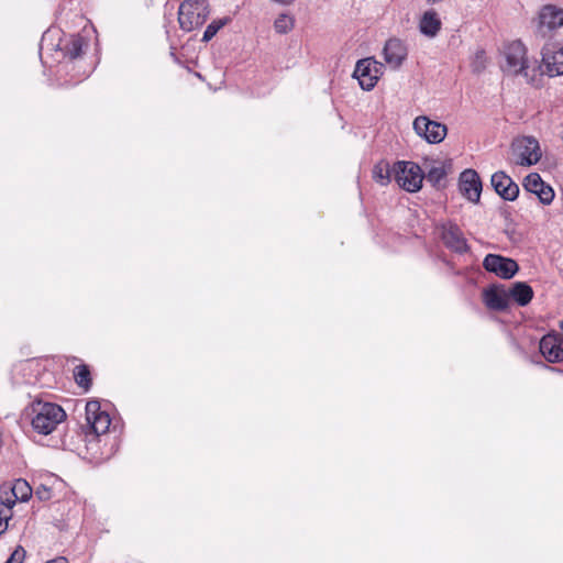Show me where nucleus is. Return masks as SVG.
Instances as JSON below:
<instances>
[{"mask_svg":"<svg viewBox=\"0 0 563 563\" xmlns=\"http://www.w3.org/2000/svg\"><path fill=\"white\" fill-rule=\"evenodd\" d=\"M490 183L495 191L504 199L514 201L519 195L518 185L505 172L492 175Z\"/></svg>","mask_w":563,"mask_h":563,"instance_id":"obj_13","label":"nucleus"},{"mask_svg":"<svg viewBox=\"0 0 563 563\" xmlns=\"http://www.w3.org/2000/svg\"><path fill=\"white\" fill-rule=\"evenodd\" d=\"M86 44L85 38L78 34L71 35L69 41L65 44L66 55L71 59L77 58L82 53V47Z\"/></svg>","mask_w":563,"mask_h":563,"instance_id":"obj_22","label":"nucleus"},{"mask_svg":"<svg viewBox=\"0 0 563 563\" xmlns=\"http://www.w3.org/2000/svg\"><path fill=\"white\" fill-rule=\"evenodd\" d=\"M523 187L534 194L543 205H550L554 199V190L544 184L538 173L529 174L523 180Z\"/></svg>","mask_w":563,"mask_h":563,"instance_id":"obj_14","label":"nucleus"},{"mask_svg":"<svg viewBox=\"0 0 563 563\" xmlns=\"http://www.w3.org/2000/svg\"><path fill=\"white\" fill-rule=\"evenodd\" d=\"M393 168H390L388 162H379L373 169L374 179L380 185H387L391 179Z\"/></svg>","mask_w":563,"mask_h":563,"instance_id":"obj_23","label":"nucleus"},{"mask_svg":"<svg viewBox=\"0 0 563 563\" xmlns=\"http://www.w3.org/2000/svg\"><path fill=\"white\" fill-rule=\"evenodd\" d=\"M74 377L76 383L86 390L91 386L90 371L87 365L81 364L76 366L74 369Z\"/></svg>","mask_w":563,"mask_h":563,"instance_id":"obj_25","label":"nucleus"},{"mask_svg":"<svg viewBox=\"0 0 563 563\" xmlns=\"http://www.w3.org/2000/svg\"><path fill=\"white\" fill-rule=\"evenodd\" d=\"M413 130L430 144L442 142L446 135V125L432 121L424 115L417 117L413 121Z\"/></svg>","mask_w":563,"mask_h":563,"instance_id":"obj_8","label":"nucleus"},{"mask_svg":"<svg viewBox=\"0 0 563 563\" xmlns=\"http://www.w3.org/2000/svg\"><path fill=\"white\" fill-rule=\"evenodd\" d=\"M459 188L461 194L472 202H478L482 192V180L474 169H465L460 175Z\"/></svg>","mask_w":563,"mask_h":563,"instance_id":"obj_12","label":"nucleus"},{"mask_svg":"<svg viewBox=\"0 0 563 563\" xmlns=\"http://www.w3.org/2000/svg\"><path fill=\"white\" fill-rule=\"evenodd\" d=\"M209 5L206 0H185L178 10L180 29L190 32L201 26L209 16Z\"/></svg>","mask_w":563,"mask_h":563,"instance_id":"obj_2","label":"nucleus"},{"mask_svg":"<svg viewBox=\"0 0 563 563\" xmlns=\"http://www.w3.org/2000/svg\"><path fill=\"white\" fill-rule=\"evenodd\" d=\"M537 35L550 37L551 32L563 26V9L555 4H545L539 11Z\"/></svg>","mask_w":563,"mask_h":563,"instance_id":"obj_6","label":"nucleus"},{"mask_svg":"<svg viewBox=\"0 0 563 563\" xmlns=\"http://www.w3.org/2000/svg\"><path fill=\"white\" fill-rule=\"evenodd\" d=\"M484 59H485V52L484 51H478L476 52V55H475V60H474V69L476 71H479L481 69L484 68Z\"/></svg>","mask_w":563,"mask_h":563,"instance_id":"obj_30","label":"nucleus"},{"mask_svg":"<svg viewBox=\"0 0 563 563\" xmlns=\"http://www.w3.org/2000/svg\"><path fill=\"white\" fill-rule=\"evenodd\" d=\"M383 55L385 62L394 69L398 68L407 57V48L398 38H390L386 42Z\"/></svg>","mask_w":563,"mask_h":563,"instance_id":"obj_17","label":"nucleus"},{"mask_svg":"<svg viewBox=\"0 0 563 563\" xmlns=\"http://www.w3.org/2000/svg\"><path fill=\"white\" fill-rule=\"evenodd\" d=\"M383 69V64L376 62L372 57L360 59L356 63L353 77L358 80L362 89L372 90L379 79Z\"/></svg>","mask_w":563,"mask_h":563,"instance_id":"obj_4","label":"nucleus"},{"mask_svg":"<svg viewBox=\"0 0 563 563\" xmlns=\"http://www.w3.org/2000/svg\"><path fill=\"white\" fill-rule=\"evenodd\" d=\"M11 517L12 512L10 511V507L7 505H0V534L7 530L8 521Z\"/></svg>","mask_w":563,"mask_h":563,"instance_id":"obj_28","label":"nucleus"},{"mask_svg":"<svg viewBox=\"0 0 563 563\" xmlns=\"http://www.w3.org/2000/svg\"><path fill=\"white\" fill-rule=\"evenodd\" d=\"M508 296L519 306H526L531 301L533 297V290L527 283L516 282L509 288Z\"/></svg>","mask_w":563,"mask_h":563,"instance_id":"obj_19","label":"nucleus"},{"mask_svg":"<svg viewBox=\"0 0 563 563\" xmlns=\"http://www.w3.org/2000/svg\"><path fill=\"white\" fill-rule=\"evenodd\" d=\"M11 495L21 501H26L32 496V488L25 479L19 478L11 488Z\"/></svg>","mask_w":563,"mask_h":563,"instance_id":"obj_24","label":"nucleus"},{"mask_svg":"<svg viewBox=\"0 0 563 563\" xmlns=\"http://www.w3.org/2000/svg\"><path fill=\"white\" fill-rule=\"evenodd\" d=\"M86 422L87 427L96 435L106 433L111 424V419L108 412L101 410L98 400H90L86 404Z\"/></svg>","mask_w":563,"mask_h":563,"instance_id":"obj_10","label":"nucleus"},{"mask_svg":"<svg viewBox=\"0 0 563 563\" xmlns=\"http://www.w3.org/2000/svg\"><path fill=\"white\" fill-rule=\"evenodd\" d=\"M18 499H15L13 496L12 498L11 497H7L5 499L1 500L0 505H7L10 507V511L12 512V507L15 505V501Z\"/></svg>","mask_w":563,"mask_h":563,"instance_id":"obj_31","label":"nucleus"},{"mask_svg":"<svg viewBox=\"0 0 563 563\" xmlns=\"http://www.w3.org/2000/svg\"><path fill=\"white\" fill-rule=\"evenodd\" d=\"M294 18L291 15L282 13L274 22L275 31L279 34H286L294 27Z\"/></svg>","mask_w":563,"mask_h":563,"instance_id":"obj_27","label":"nucleus"},{"mask_svg":"<svg viewBox=\"0 0 563 563\" xmlns=\"http://www.w3.org/2000/svg\"><path fill=\"white\" fill-rule=\"evenodd\" d=\"M441 239L445 246L453 252L463 254L468 251V245L463 232L456 224H444L442 227Z\"/></svg>","mask_w":563,"mask_h":563,"instance_id":"obj_15","label":"nucleus"},{"mask_svg":"<svg viewBox=\"0 0 563 563\" xmlns=\"http://www.w3.org/2000/svg\"><path fill=\"white\" fill-rule=\"evenodd\" d=\"M25 554V550L21 545H18L5 563H22Z\"/></svg>","mask_w":563,"mask_h":563,"instance_id":"obj_29","label":"nucleus"},{"mask_svg":"<svg viewBox=\"0 0 563 563\" xmlns=\"http://www.w3.org/2000/svg\"><path fill=\"white\" fill-rule=\"evenodd\" d=\"M542 66L550 77L563 75V42L549 38L542 47Z\"/></svg>","mask_w":563,"mask_h":563,"instance_id":"obj_5","label":"nucleus"},{"mask_svg":"<svg viewBox=\"0 0 563 563\" xmlns=\"http://www.w3.org/2000/svg\"><path fill=\"white\" fill-rule=\"evenodd\" d=\"M527 49L520 41H514L505 48L506 64L503 66L504 71L511 75L522 74L527 76Z\"/></svg>","mask_w":563,"mask_h":563,"instance_id":"obj_7","label":"nucleus"},{"mask_svg":"<svg viewBox=\"0 0 563 563\" xmlns=\"http://www.w3.org/2000/svg\"><path fill=\"white\" fill-rule=\"evenodd\" d=\"M424 168V178L427 179V181L430 183L433 187H441L442 181L445 179L448 175L445 163L435 162L431 166L426 164Z\"/></svg>","mask_w":563,"mask_h":563,"instance_id":"obj_20","label":"nucleus"},{"mask_svg":"<svg viewBox=\"0 0 563 563\" xmlns=\"http://www.w3.org/2000/svg\"><path fill=\"white\" fill-rule=\"evenodd\" d=\"M229 22H230V18L213 20L205 30L203 35H202V41L203 42L211 41L216 36V34L219 32V30H221Z\"/></svg>","mask_w":563,"mask_h":563,"instance_id":"obj_26","label":"nucleus"},{"mask_svg":"<svg viewBox=\"0 0 563 563\" xmlns=\"http://www.w3.org/2000/svg\"><path fill=\"white\" fill-rule=\"evenodd\" d=\"M540 352L548 362L563 361L562 339L559 334H547L540 341Z\"/></svg>","mask_w":563,"mask_h":563,"instance_id":"obj_16","label":"nucleus"},{"mask_svg":"<svg viewBox=\"0 0 563 563\" xmlns=\"http://www.w3.org/2000/svg\"><path fill=\"white\" fill-rule=\"evenodd\" d=\"M275 2H278L280 4H290L291 2H294L295 0H274Z\"/></svg>","mask_w":563,"mask_h":563,"instance_id":"obj_33","label":"nucleus"},{"mask_svg":"<svg viewBox=\"0 0 563 563\" xmlns=\"http://www.w3.org/2000/svg\"><path fill=\"white\" fill-rule=\"evenodd\" d=\"M512 148L518 155L517 164L519 165L531 166L541 158L539 143L533 137H523L514 142Z\"/></svg>","mask_w":563,"mask_h":563,"instance_id":"obj_11","label":"nucleus"},{"mask_svg":"<svg viewBox=\"0 0 563 563\" xmlns=\"http://www.w3.org/2000/svg\"><path fill=\"white\" fill-rule=\"evenodd\" d=\"M441 29V21L434 11H427L420 20V31L422 34L433 37Z\"/></svg>","mask_w":563,"mask_h":563,"instance_id":"obj_21","label":"nucleus"},{"mask_svg":"<svg viewBox=\"0 0 563 563\" xmlns=\"http://www.w3.org/2000/svg\"><path fill=\"white\" fill-rule=\"evenodd\" d=\"M393 175L398 186L408 192L420 190L424 179V172L418 164L405 161L394 164Z\"/></svg>","mask_w":563,"mask_h":563,"instance_id":"obj_3","label":"nucleus"},{"mask_svg":"<svg viewBox=\"0 0 563 563\" xmlns=\"http://www.w3.org/2000/svg\"><path fill=\"white\" fill-rule=\"evenodd\" d=\"M483 267L496 276L510 279L519 271L517 262L499 254H487L483 261Z\"/></svg>","mask_w":563,"mask_h":563,"instance_id":"obj_9","label":"nucleus"},{"mask_svg":"<svg viewBox=\"0 0 563 563\" xmlns=\"http://www.w3.org/2000/svg\"><path fill=\"white\" fill-rule=\"evenodd\" d=\"M485 305L496 311H504L508 308V291L497 286H492L484 290L483 294Z\"/></svg>","mask_w":563,"mask_h":563,"instance_id":"obj_18","label":"nucleus"},{"mask_svg":"<svg viewBox=\"0 0 563 563\" xmlns=\"http://www.w3.org/2000/svg\"><path fill=\"white\" fill-rule=\"evenodd\" d=\"M32 427L42 434H49L65 419L64 409L53 402L36 401L32 405Z\"/></svg>","mask_w":563,"mask_h":563,"instance_id":"obj_1","label":"nucleus"},{"mask_svg":"<svg viewBox=\"0 0 563 563\" xmlns=\"http://www.w3.org/2000/svg\"><path fill=\"white\" fill-rule=\"evenodd\" d=\"M46 563H68V560L64 556H58V558L47 561Z\"/></svg>","mask_w":563,"mask_h":563,"instance_id":"obj_32","label":"nucleus"}]
</instances>
